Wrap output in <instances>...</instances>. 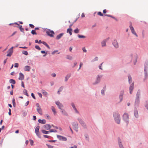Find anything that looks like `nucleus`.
Returning <instances> with one entry per match:
<instances>
[{"label":"nucleus","mask_w":148,"mask_h":148,"mask_svg":"<svg viewBox=\"0 0 148 148\" xmlns=\"http://www.w3.org/2000/svg\"><path fill=\"white\" fill-rule=\"evenodd\" d=\"M31 69V67L29 66H26L24 68V69L25 71H30Z\"/></svg>","instance_id":"a211bd4d"},{"label":"nucleus","mask_w":148,"mask_h":148,"mask_svg":"<svg viewBox=\"0 0 148 148\" xmlns=\"http://www.w3.org/2000/svg\"><path fill=\"white\" fill-rule=\"evenodd\" d=\"M51 110L53 113V114L54 115H56V110L55 109L54 107L53 106H52L51 107Z\"/></svg>","instance_id":"4be33fe9"},{"label":"nucleus","mask_w":148,"mask_h":148,"mask_svg":"<svg viewBox=\"0 0 148 148\" xmlns=\"http://www.w3.org/2000/svg\"><path fill=\"white\" fill-rule=\"evenodd\" d=\"M103 62H102V63L101 64V65H100L99 66V68L100 69H101V70H102V69H102V68H101V66H102V64H103Z\"/></svg>","instance_id":"864d4df0"},{"label":"nucleus","mask_w":148,"mask_h":148,"mask_svg":"<svg viewBox=\"0 0 148 148\" xmlns=\"http://www.w3.org/2000/svg\"><path fill=\"white\" fill-rule=\"evenodd\" d=\"M13 47H12L9 49L7 51L8 54L7 55V56H11L13 52Z\"/></svg>","instance_id":"9d476101"},{"label":"nucleus","mask_w":148,"mask_h":148,"mask_svg":"<svg viewBox=\"0 0 148 148\" xmlns=\"http://www.w3.org/2000/svg\"><path fill=\"white\" fill-rule=\"evenodd\" d=\"M44 127L45 129L49 130L51 128V126L49 124H46L44 125Z\"/></svg>","instance_id":"f3484780"},{"label":"nucleus","mask_w":148,"mask_h":148,"mask_svg":"<svg viewBox=\"0 0 148 148\" xmlns=\"http://www.w3.org/2000/svg\"><path fill=\"white\" fill-rule=\"evenodd\" d=\"M123 95V93H120L119 95L120 102L119 103L121 102L122 101Z\"/></svg>","instance_id":"a878e982"},{"label":"nucleus","mask_w":148,"mask_h":148,"mask_svg":"<svg viewBox=\"0 0 148 148\" xmlns=\"http://www.w3.org/2000/svg\"><path fill=\"white\" fill-rule=\"evenodd\" d=\"M66 58L70 60H71L73 59L72 57L70 55H67L66 56Z\"/></svg>","instance_id":"72a5a7b5"},{"label":"nucleus","mask_w":148,"mask_h":148,"mask_svg":"<svg viewBox=\"0 0 148 148\" xmlns=\"http://www.w3.org/2000/svg\"><path fill=\"white\" fill-rule=\"evenodd\" d=\"M29 25L32 28H34V25H33V24H29Z\"/></svg>","instance_id":"680f3d73"},{"label":"nucleus","mask_w":148,"mask_h":148,"mask_svg":"<svg viewBox=\"0 0 148 148\" xmlns=\"http://www.w3.org/2000/svg\"><path fill=\"white\" fill-rule=\"evenodd\" d=\"M79 30L77 28L76 29L74 30V32L75 33H79Z\"/></svg>","instance_id":"ea45409f"},{"label":"nucleus","mask_w":148,"mask_h":148,"mask_svg":"<svg viewBox=\"0 0 148 148\" xmlns=\"http://www.w3.org/2000/svg\"><path fill=\"white\" fill-rule=\"evenodd\" d=\"M31 96L34 99H36L33 93H31Z\"/></svg>","instance_id":"052dcab7"},{"label":"nucleus","mask_w":148,"mask_h":148,"mask_svg":"<svg viewBox=\"0 0 148 148\" xmlns=\"http://www.w3.org/2000/svg\"><path fill=\"white\" fill-rule=\"evenodd\" d=\"M130 29L132 32V33L135 36H136V37H138V35L135 32V31L134 29V28L132 27V24H131L130 26Z\"/></svg>","instance_id":"ddd939ff"},{"label":"nucleus","mask_w":148,"mask_h":148,"mask_svg":"<svg viewBox=\"0 0 148 148\" xmlns=\"http://www.w3.org/2000/svg\"><path fill=\"white\" fill-rule=\"evenodd\" d=\"M118 143L119 148H124L123 142L119 137L118 138Z\"/></svg>","instance_id":"20e7f679"},{"label":"nucleus","mask_w":148,"mask_h":148,"mask_svg":"<svg viewBox=\"0 0 148 148\" xmlns=\"http://www.w3.org/2000/svg\"><path fill=\"white\" fill-rule=\"evenodd\" d=\"M72 125L73 129L76 132L78 131V125L77 123L75 122H73L72 123Z\"/></svg>","instance_id":"6e6552de"},{"label":"nucleus","mask_w":148,"mask_h":148,"mask_svg":"<svg viewBox=\"0 0 148 148\" xmlns=\"http://www.w3.org/2000/svg\"><path fill=\"white\" fill-rule=\"evenodd\" d=\"M105 15L106 16H108V17H111L112 18H113L114 19L116 20V19L113 16H112L111 15H109V14H106Z\"/></svg>","instance_id":"4c0bfd02"},{"label":"nucleus","mask_w":148,"mask_h":148,"mask_svg":"<svg viewBox=\"0 0 148 148\" xmlns=\"http://www.w3.org/2000/svg\"><path fill=\"white\" fill-rule=\"evenodd\" d=\"M134 88V82L132 83L130 87V92L132 91Z\"/></svg>","instance_id":"aec40b11"},{"label":"nucleus","mask_w":148,"mask_h":148,"mask_svg":"<svg viewBox=\"0 0 148 148\" xmlns=\"http://www.w3.org/2000/svg\"><path fill=\"white\" fill-rule=\"evenodd\" d=\"M46 145L48 146V148H53V146L48 144H46Z\"/></svg>","instance_id":"8fccbe9b"},{"label":"nucleus","mask_w":148,"mask_h":148,"mask_svg":"<svg viewBox=\"0 0 148 148\" xmlns=\"http://www.w3.org/2000/svg\"><path fill=\"white\" fill-rule=\"evenodd\" d=\"M58 50H55V51H53L52 53V54H54L56 52H58Z\"/></svg>","instance_id":"13d9d810"},{"label":"nucleus","mask_w":148,"mask_h":148,"mask_svg":"<svg viewBox=\"0 0 148 148\" xmlns=\"http://www.w3.org/2000/svg\"><path fill=\"white\" fill-rule=\"evenodd\" d=\"M106 41L103 40L101 42V46L102 47H105L106 46Z\"/></svg>","instance_id":"2f4dec72"},{"label":"nucleus","mask_w":148,"mask_h":148,"mask_svg":"<svg viewBox=\"0 0 148 148\" xmlns=\"http://www.w3.org/2000/svg\"><path fill=\"white\" fill-rule=\"evenodd\" d=\"M97 14L99 15H100L101 16H103V14L101 13V12H99L97 13Z\"/></svg>","instance_id":"a18cd8bd"},{"label":"nucleus","mask_w":148,"mask_h":148,"mask_svg":"<svg viewBox=\"0 0 148 148\" xmlns=\"http://www.w3.org/2000/svg\"><path fill=\"white\" fill-rule=\"evenodd\" d=\"M30 142V144L31 145H33L34 143V141L33 140H29Z\"/></svg>","instance_id":"09e8293b"},{"label":"nucleus","mask_w":148,"mask_h":148,"mask_svg":"<svg viewBox=\"0 0 148 148\" xmlns=\"http://www.w3.org/2000/svg\"><path fill=\"white\" fill-rule=\"evenodd\" d=\"M63 87H60L59 88V89L58 91V92H60L62 91V90H63Z\"/></svg>","instance_id":"37998d69"},{"label":"nucleus","mask_w":148,"mask_h":148,"mask_svg":"<svg viewBox=\"0 0 148 148\" xmlns=\"http://www.w3.org/2000/svg\"><path fill=\"white\" fill-rule=\"evenodd\" d=\"M37 112L40 114L41 115L42 114V110L41 108H37Z\"/></svg>","instance_id":"412c9836"},{"label":"nucleus","mask_w":148,"mask_h":148,"mask_svg":"<svg viewBox=\"0 0 148 148\" xmlns=\"http://www.w3.org/2000/svg\"><path fill=\"white\" fill-rule=\"evenodd\" d=\"M140 97V93H137L135 102V107H138L140 103L139 99Z\"/></svg>","instance_id":"f03ea898"},{"label":"nucleus","mask_w":148,"mask_h":148,"mask_svg":"<svg viewBox=\"0 0 148 148\" xmlns=\"http://www.w3.org/2000/svg\"><path fill=\"white\" fill-rule=\"evenodd\" d=\"M71 105L72 106V108H73L74 110L76 108V107H75V105L73 103H72L71 104Z\"/></svg>","instance_id":"c9c22d12"},{"label":"nucleus","mask_w":148,"mask_h":148,"mask_svg":"<svg viewBox=\"0 0 148 148\" xmlns=\"http://www.w3.org/2000/svg\"><path fill=\"white\" fill-rule=\"evenodd\" d=\"M85 17V14L84 13H83L81 15V17L83 18Z\"/></svg>","instance_id":"69168bd1"},{"label":"nucleus","mask_w":148,"mask_h":148,"mask_svg":"<svg viewBox=\"0 0 148 148\" xmlns=\"http://www.w3.org/2000/svg\"><path fill=\"white\" fill-rule=\"evenodd\" d=\"M72 29L71 28L68 29L67 30V32L69 33L71 35L72 34Z\"/></svg>","instance_id":"b1692460"},{"label":"nucleus","mask_w":148,"mask_h":148,"mask_svg":"<svg viewBox=\"0 0 148 148\" xmlns=\"http://www.w3.org/2000/svg\"><path fill=\"white\" fill-rule=\"evenodd\" d=\"M9 82L11 84H15L16 83L15 81L13 79H10L9 80Z\"/></svg>","instance_id":"473e14b6"},{"label":"nucleus","mask_w":148,"mask_h":148,"mask_svg":"<svg viewBox=\"0 0 148 148\" xmlns=\"http://www.w3.org/2000/svg\"><path fill=\"white\" fill-rule=\"evenodd\" d=\"M112 44L115 48H117L119 47V44L116 40H114L112 42Z\"/></svg>","instance_id":"4468645a"},{"label":"nucleus","mask_w":148,"mask_h":148,"mask_svg":"<svg viewBox=\"0 0 148 148\" xmlns=\"http://www.w3.org/2000/svg\"><path fill=\"white\" fill-rule=\"evenodd\" d=\"M22 53L25 55H28V53L27 51H22Z\"/></svg>","instance_id":"e433bc0d"},{"label":"nucleus","mask_w":148,"mask_h":148,"mask_svg":"<svg viewBox=\"0 0 148 148\" xmlns=\"http://www.w3.org/2000/svg\"><path fill=\"white\" fill-rule=\"evenodd\" d=\"M74 110L75 111L76 113L77 114H79V112H78V111L77 110V108H76Z\"/></svg>","instance_id":"4d7b16f0"},{"label":"nucleus","mask_w":148,"mask_h":148,"mask_svg":"<svg viewBox=\"0 0 148 148\" xmlns=\"http://www.w3.org/2000/svg\"><path fill=\"white\" fill-rule=\"evenodd\" d=\"M83 63L82 62H80L79 64V70L80 69L81 67L82 66Z\"/></svg>","instance_id":"bf43d9fd"},{"label":"nucleus","mask_w":148,"mask_h":148,"mask_svg":"<svg viewBox=\"0 0 148 148\" xmlns=\"http://www.w3.org/2000/svg\"><path fill=\"white\" fill-rule=\"evenodd\" d=\"M40 126H37L35 129V132L36 134V135L39 138H41V136L40 134V133L39 132V130L40 129Z\"/></svg>","instance_id":"423d86ee"},{"label":"nucleus","mask_w":148,"mask_h":148,"mask_svg":"<svg viewBox=\"0 0 148 148\" xmlns=\"http://www.w3.org/2000/svg\"><path fill=\"white\" fill-rule=\"evenodd\" d=\"M145 106L146 109L148 110V101H146Z\"/></svg>","instance_id":"a19ab883"},{"label":"nucleus","mask_w":148,"mask_h":148,"mask_svg":"<svg viewBox=\"0 0 148 148\" xmlns=\"http://www.w3.org/2000/svg\"><path fill=\"white\" fill-rule=\"evenodd\" d=\"M41 132L43 134H46L50 133V130L49 131H47L44 130H42Z\"/></svg>","instance_id":"cd10ccee"},{"label":"nucleus","mask_w":148,"mask_h":148,"mask_svg":"<svg viewBox=\"0 0 148 148\" xmlns=\"http://www.w3.org/2000/svg\"><path fill=\"white\" fill-rule=\"evenodd\" d=\"M18 64L17 63H16L14 64V67H18Z\"/></svg>","instance_id":"6e6d98bb"},{"label":"nucleus","mask_w":148,"mask_h":148,"mask_svg":"<svg viewBox=\"0 0 148 148\" xmlns=\"http://www.w3.org/2000/svg\"><path fill=\"white\" fill-rule=\"evenodd\" d=\"M62 110L61 111V112L63 114V115H65L66 116H68V114H67V113L63 109H62L61 110Z\"/></svg>","instance_id":"5701e85b"},{"label":"nucleus","mask_w":148,"mask_h":148,"mask_svg":"<svg viewBox=\"0 0 148 148\" xmlns=\"http://www.w3.org/2000/svg\"><path fill=\"white\" fill-rule=\"evenodd\" d=\"M9 112L8 114L9 115H11V110L10 108H9Z\"/></svg>","instance_id":"5fc2aeb1"},{"label":"nucleus","mask_w":148,"mask_h":148,"mask_svg":"<svg viewBox=\"0 0 148 148\" xmlns=\"http://www.w3.org/2000/svg\"><path fill=\"white\" fill-rule=\"evenodd\" d=\"M82 50L84 52H87V51L84 47H83L82 48Z\"/></svg>","instance_id":"603ef678"},{"label":"nucleus","mask_w":148,"mask_h":148,"mask_svg":"<svg viewBox=\"0 0 148 148\" xmlns=\"http://www.w3.org/2000/svg\"><path fill=\"white\" fill-rule=\"evenodd\" d=\"M35 47L36 48V49L39 50H40L41 49V48H40V47H39V46H38V45H36L35 46Z\"/></svg>","instance_id":"de8ad7c7"},{"label":"nucleus","mask_w":148,"mask_h":148,"mask_svg":"<svg viewBox=\"0 0 148 148\" xmlns=\"http://www.w3.org/2000/svg\"><path fill=\"white\" fill-rule=\"evenodd\" d=\"M113 116L115 122L119 124L121 121V117L119 113L118 112H113Z\"/></svg>","instance_id":"f257e3e1"},{"label":"nucleus","mask_w":148,"mask_h":148,"mask_svg":"<svg viewBox=\"0 0 148 148\" xmlns=\"http://www.w3.org/2000/svg\"><path fill=\"white\" fill-rule=\"evenodd\" d=\"M128 81L129 82V83L130 84L131 83H132L133 82H132V78L130 75H129L128 76Z\"/></svg>","instance_id":"393cba45"},{"label":"nucleus","mask_w":148,"mask_h":148,"mask_svg":"<svg viewBox=\"0 0 148 148\" xmlns=\"http://www.w3.org/2000/svg\"><path fill=\"white\" fill-rule=\"evenodd\" d=\"M43 137L45 138H50L51 137V136H50L46 135H43Z\"/></svg>","instance_id":"49530a36"},{"label":"nucleus","mask_w":148,"mask_h":148,"mask_svg":"<svg viewBox=\"0 0 148 148\" xmlns=\"http://www.w3.org/2000/svg\"><path fill=\"white\" fill-rule=\"evenodd\" d=\"M71 74H68L65 77L64 80L65 81H67L68 79L71 77Z\"/></svg>","instance_id":"c85d7f7f"},{"label":"nucleus","mask_w":148,"mask_h":148,"mask_svg":"<svg viewBox=\"0 0 148 148\" xmlns=\"http://www.w3.org/2000/svg\"><path fill=\"white\" fill-rule=\"evenodd\" d=\"M36 106L37 107V108H40V105L38 103H37L36 104Z\"/></svg>","instance_id":"e2e57ef3"},{"label":"nucleus","mask_w":148,"mask_h":148,"mask_svg":"<svg viewBox=\"0 0 148 148\" xmlns=\"http://www.w3.org/2000/svg\"><path fill=\"white\" fill-rule=\"evenodd\" d=\"M84 137L86 139V140L87 141H89V138L88 135L87 134H85L84 135Z\"/></svg>","instance_id":"7c9ffc66"},{"label":"nucleus","mask_w":148,"mask_h":148,"mask_svg":"<svg viewBox=\"0 0 148 148\" xmlns=\"http://www.w3.org/2000/svg\"><path fill=\"white\" fill-rule=\"evenodd\" d=\"M123 119L127 124L129 123V115L127 113H125L123 115Z\"/></svg>","instance_id":"7ed1b4c3"},{"label":"nucleus","mask_w":148,"mask_h":148,"mask_svg":"<svg viewBox=\"0 0 148 148\" xmlns=\"http://www.w3.org/2000/svg\"><path fill=\"white\" fill-rule=\"evenodd\" d=\"M64 34L63 33H61L58 35L56 36V39L57 40H59L62 37V36Z\"/></svg>","instance_id":"bb28decb"},{"label":"nucleus","mask_w":148,"mask_h":148,"mask_svg":"<svg viewBox=\"0 0 148 148\" xmlns=\"http://www.w3.org/2000/svg\"><path fill=\"white\" fill-rule=\"evenodd\" d=\"M134 113L135 117L136 118H138V110L135 107L134 111Z\"/></svg>","instance_id":"2eb2a0df"},{"label":"nucleus","mask_w":148,"mask_h":148,"mask_svg":"<svg viewBox=\"0 0 148 148\" xmlns=\"http://www.w3.org/2000/svg\"><path fill=\"white\" fill-rule=\"evenodd\" d=\"M49 142H56V140H49L48 141Z\"/></svg>","instance_id":"0e129e2a"},{"label":"nucleus","mask_w":148,"mask_h":148,"mask_svg":"<svg viewBox=\"0 0 148 148\" xmlns=\"http://www.w3.org/2000/svg\"><path fill=\"white\" fill-rule=\"evenodd\" d=\"M38 122L40 123H42V124H45L46 123V121L45 119L41 120L40 119H39L38 120Z\"/></svg>","instance_id":"6ab92c4d"},{"label":"nucleus","mask_w":148,"mask_h":148,"mask_svg":"<svg viewBox=\"0 0 148 148\" xmlns=\"http://www.w3.org/2000/svg\"><path fill=\"white\" fill-rule=\"evenodd\" d=\"M50 132H57V131L56 130H53V129H51L50 130Z\"/></svg>","instance_id":"79ce46f5"},{"label":"nucleus","mask_w":148,"mask_h":148,"mask_svg":"<svg viewBox=\"0 0 148 148\" xmlns=\"http://www.w3.org/2000/svg\"><path fill=\"white\" fill-rule=\"evenodd\" d=\"M70 148H77V146L76 145H74L73 146L71 147Z\"/></svg>","instance_id":"774afa93"},{"label":"nucleus","mask_w":148,"mask_h":148,"mask_svg":"<svg viewBox=\"0 0 148 148\" xmlns=\"http://www.w3.org/2000/svg\"><path fill=\"white\" fill-rule=\"evenodd\" d=\"M57 137L60 140L66 141L67 140L66 138L60 135H57Z\"/></svg>","instance_id":"1a4fd4ad"},{"label":"nucleus","mask_w":148,"mask_h":148,"mask_svg":"<svg viewBox=\"0 0 148 148\" xmlns=\"http://www.w3.org/2000/svg\"><path fill=\"white\" fill-rule=\"evenodd\" d=\"M102 76L101 75H98L97 77V79L95 82L93 83V84H95L99 83L100 80Z\"/></svg>","instance_id":"f8f14e48"},{"label":"nucleus","mask_w":148,"mask_h":148,"mask_svg":"<svg viewBox=\"0 0 148 148\" xmlns=\"http://www.w3.org/2000/svg\"><path fill=\"white\" fill-rule=\"evenodd\" d=\"M31 33L33 35H36L37 34L35 31L34 30H32L31 31Z\"/></svg>","instance_id":"c03bdc74"},{"label":"nucleus","mask_w":148,"mask_h":148,"mask_svg":"<svg viewBox=\"0 0 148 148\" xmlns=\"http://www.w3.org/2000/svg\"><path fill=\"white\" fill-rule=\"evenodd\" d=\"M24 75L21 73H19V77L18 79L20 80H22L24 79Z\"/></svg>","instance_id":"dca6fc26"},{"label":"nucleus","mask_w":148,"mask_h":148,"mask_svg":"<svg viewBox=\"0 0 148 148\" xmlns=\"http://www.w3.org/2000/svg\"><path fill=\"white\" fill-rule=\"evenodd\" d=\"M46 32L48 35L50 37H53V34H54V33L53 31L48 29L46 31Z\"/></svg>","instance_id":"0eeeda50"},{"label":"nucleus","mask_w":148,"mask_h":148,"mask_svg":"<svg viewBox=\"0 0 148 148\" xmlns=\"http://www.w3.org/2000/svg\"><path fill=\"white\" fill-rule=\"evenodd\" d=\"M27 114V112H24L23 114V115L24 116H26Z\"/></svg>","instance_id":"3c124183"},{"label":"nucleus","mask_w":148,"mask_h":148,"mask_svg":"<svg viewBox=\"0 0 148 148\" xmlns=\"http://www.w3.org/2000/svg\"><path fill=\"white\" fill-rule=\"evenodd\" d=\"M130 56L132 59H135L136 60V62L137 56L136 55L131 54L130 55Z\"/></svg>","instance_id":"c756f323"},{"label":"nucleus","mask_w":148,"mask_h":148,"mask_svg":"<svg viewBox=\"0 0 148 148\" xmlns=\"http://www.w3.org/2000/svg\"><path fill=\"white\" fill-rule=\"evenodd\" d=\"M19 28L21 32H23V33H24V29L22 27V25L20 26H19Z\"/></svg>","instance_id":"f704fd0d"},{"label":"nucleus","mask_w":148,"mask_h":148,"mask_svg":"<svg viewBox=\"0 0 148 148\" xmlns=\"http://www.w3.org/2000/svg\"><path fill=\"white\" fill-rule=\"evenodd\" d=\"M51 75L52 77H56V75L55 73H53Z\"/></svg>","instance_id":"338daca9"},{"label":"nucleus","mask_w":148,"mask_h":148,"mask_svg":"<svg viewBox=\"0 0 148 148\" xmlns=\"http://www.w3.org/2000/svg\"><path fill=\"white\" fill-rule=\"evenodd\" d=\"M55 103L57 105L58 108L62 110V108L63 107V105L59 101H57L55 102Z\"/></svg>","instance_id":"9b49d317"},{"label":"nucleus","mask_w":148,"mask_h":148,"mask_svg":"<svg viewBox=\"0 0 148 148\" xmlns=\"http://www.w3.org/2000/svg\"><path fill=\"white\" fill-rule=\"evenodd\" d=\"M77 119L82 126L83 127L85 128H86V123L80 117H78Z\"/></svg>","instance_id":"39448f33"},{"label":"nucleus","mask_w":148,"mask_h":148,"mask_svg":"<svg viewBox=\"0 0 148 148\" xmlns=\"http://www.w3.org/2000/svg\"><path fill=\"white\" fill-rule=\"evenodd\" d=\"M78 36L79 38H85V37L84 36L81 35L79 34L78 35Z\"/></svg>","instance_id":"58836bf2"}]
</instances>
